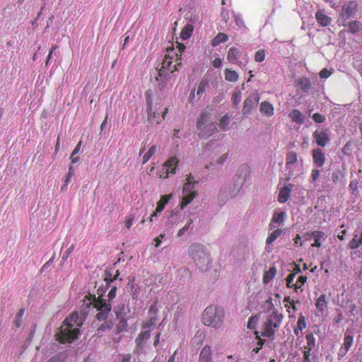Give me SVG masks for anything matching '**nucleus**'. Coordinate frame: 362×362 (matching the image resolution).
Listing matches in <instances>:
<instances>
[{"label":"nucleus","mask_w":362,"mask_h":362,"mask_svg":"<svg viewBox=\"0 0 362 362\" xmlns=\"http://www.w3.org/2000/svg\"><path fill=\"white\" fill-rule=\"evenodd\" d=\"M269 228L271 230H274L269 234V235L266 240V243L267 245L272 243L281 234V229H275L276 226L274 225L273 223L269 224Z\"/></svg>","instance_id":"nucleus-22"},{"label":"nucleus","mask_w":362,"mask_h":362,"mask_svg":"<svg viewBox=\"0 0 362 362\" xmlns=\"http://www.w3.org/2000/svg\"><path fill=\"white\" fill-rule=\"evenodd\" d=\"M170 198V194L163 195L157 204L156 211L158 212L162 211L165 207V205L168 202Z\"/></svg>","instance_id":"nucleus-36"},{"label":"nucleus","mask_w":362,"mask_h":362,"mask_svg":"<svg viewBox=\"0 0 362 362\" xmlns=\"http://www.w3.org/2000/svg\"><path fill=\"white\" fill-rule=\"evenodd\" d=\"M209 83L206 80H202L198 86L197 94L199 97H202V95L205 93L206 88L208 86Z\"/></svg>","instance_id":"nucleus-41"},{"label":"nucleus","mask_w":362,"mask_h":362,"mask_svg":"<svg viewBox=\"0 0 362 362\" xmlns=\"http://www.w3.org/2000/svg\"><path fill=\"white\" fill-rule=\"evenodd\" d=\"M300 84L301 89L304 91L308 90L311 87L310 81L306 78L301 79Z\"/></svg>","instance_id":"nucleus-48"},{"label":"nucleus","mask_w":362,"mask_h":362,"mask_svg":"<svg viewBox=\"0 0 362 362\" xmlns=\"http://www.w3.org/2000/svg\"><path fill=\"white\" fill-rule=\"evenodd\" d=\"M228 158V154L223 153L216 159V160L215 161V163H216L217 165H221L226 161Z\"/></svg>","instance_id":"nucleus-50"},{"label":"nucleus","mask_w":362,"mask_h":362,"mask_svg":"<svg viewBox=\"0 0 362 362\" xmlns=\"http://www.w3.org/2000/svg\"><path fill=\"white\" fill-rule=\"evenodd\" d=\"M341 175L339 170H335L332 173V180L334 183H337L338 180L340 179Z\"/></svg>","instance_id":"nucleus-54"},{"label":"nucleus","mask_w":362,"mask_h":362,"mask_svg":"<svg viewBox=\"0 0 362 362\" xmlns=\"http://www.w3.org/2000/svg\"><path fill=\"white\" fill-rule=\"evenodd\" d=\"M146 95V104H147V115L148 120L152 124L156 123H160L159 120V110L160 106L158 107V105H153V102L151 101V98Z\"/></svg>","instance_id":"nucleus-9"},{"label":"nucleus","mask_w":362,"mask_h":362,"mask_svg":"<svg viewBox=\"0 0 362 362\" xmlns=\"http://www.w3.org/2000/svg\"><path fill=\"white\" fill-rule=\"evenodd\" d=\"M276 274V268L272 267L269 268V269L264 272L263 276V282L264 284H267L269 281H271Z\"/></svg>","instance_id":"nucleus-38"},{"label":"nucleus","mask_w":362,"mask_h":362,"mask_svg":"<svg viewBox=\"0 0 362 362\" xmlns=\"http://www.w3.org/2000/svg\"><path fill=\"white\" fill-rule=\"evenodd\" d=\"M157 318L156 317H151L148 320L146 321L143 325V329H149L155 326Z\"/></svg>","instance_id":"nucleus-45"},{"label":"nucleus","mask_w":362,"mask_h":362,"mask_svg":"<svg viewBox=\"0 0 362 362\" xmlns=\"http://www.w3.org/2000/svg\"><path fill=\"white\" fill-rule=\"evenodd\" d=\"M313 158L315 164L318 167L323 166L325 162L324 153L320 148H316L313 151Z\"/></svg>","instance_id":"nucleus-19"},{"label":"nucleus","mask_w":362,"mask_h":362,"mask_svg":"<svg viewBox=\"0 0 362 362\" xmlns=\"http://www.w3.org/2000/svg\"><path fill=\"white\" fill-rule=\"evenodd\" d=\"M190 226L186 223L177 233V236L181 237L184 235V233L189 229Z\"/></svg>","instance_id":"nucleus-56"},{"label":"nucleus","mask_w":362,"mask_h":362,"mask_svg":"<svg viewBox=\"0 0 362 362\" xmlns=\"http://www.w3.org/2000/svg\"><path fill=\"white\" fill-rule=\"evenodd\" d=\"M241 92L240 90H235L232 95V102L235 106H238L241 101Z\"/></svg>","instance_id":"nucleus-43"},{"label":"nucleus","mask_w":362,"mask_h":362,"mask_svg":"<svg viewBox=\"0 0 362 362\" xmlns=\"http://www.w3.org/2000/svg\"><path fill=\"white\" fill-rule=\"evenodd\" d=\"M197 127L199 131V136L202 137H209L217 132L215 122H210V115L204 112L199 118Z\"/></svg>","instance_id":"nucleus-6"},{"label":"nucleus","mask_w":362,"mask_h":362,"mask_svg":"<svg viewBox=\"0 0 362 362\" xmlns=\"http://www.w3.org/2000/svg\"><path fill=\"white\" fill-rule=\"evenodd\" d=\"M357 6V3L354 1H351L343 4L341 16L344 21H346L356 13Z\"/></svg>","instance_id":"nucleus-12"},{"label":"nucleus","mask_w":362,"mask_h":362,"mask_svg":"<svg viewBox=\"0 0 362 362\" xmlns=\"http://www.w3.org/2000/svg\"><path fill=\"white\" fill-rule=\"evenodd\" d=\"M180 220L179 213L178 212H172L170 215L168 217L165 226L168 228L173 227L174 225H176Z\"/></svg>","instance_id":"nucleus-28"},{"label":"nucleus","mask_w":362,"mask_h":362,"mask_svg":"<svg viewBox=\"0 0 362 362\" xmlns=\"http://www.w3.org/2000/svg\"><path fill=\"white\" fill-rule=\"evenodd\" d=\"M104 320V322L98 328L97 334L101 336L102 332L106 330H110L113 327V322L112 320Z\"/></svg>","instance_id":"nucleus-30"},{"label":"nucleus","mask_w":362,"mask_h":362,"mask_svg":"<svg viewBox=\"0 0 362 362\" xmlns=\"http://www.w3.org/2000/svg\"><path fill=\"white\" fill-rule=\"evenodd\" d=\"M187 182L193 185L197 183V181L194 180V177L191 175H188L187 178Z\"/></svg>","instance_id":"nucleus-64"},{"label":"nucleus","mask_w":362,"mask_h":362,"mask_svg":"<svg viewBox=\"0 0 362 362\" xmlns=\"http://www.w3.org/2000/svg\"><path fill=\"white\" fill-rule=\"evenodd\" d=\"M315 18L317 22L323 27L329 25L332 22L331 18L329 17L323 11H318L315 13Z\"/></svg>","instance_id":"nucleus-18"},{"label":"nucleus","mask_w":362,"mask_h":362,"mask_svg":"<svg viewBox=\"0 0 362 362\" xmlns=\"http://www.w3.org/2000/svg\"><path fill=\"white\" fill-rule=\"evenodd\" d=\"M165 237L164 234H160L155 240H156V247H159L161 243V240Z\"/></svg>","instance_id":"nucleus-63"},{"label":"nucleus","mask_w":362,"mask_h":362,"mask_svg":"<svg viewBox=\"0 0 362 362\" xmlns=\"http://www.w3.org/2000/svg\"><path fill=\"white\" fill-rule=\"evenodd\" d=\"M306 346H305V351H310L315 346V339L313 333L307 334L305 336Z\"/></svg>","instance_id":"nucleus-31"},{"label":"nucleus","mask_w":362,"mask_h":362,"mask_svg":"<svg viewBox=\"0 0 362 362\" xmlns=\"http://www.w3.org/2000/svg\"><path fill=\"white\" fill-rule=\"evenodd\" d=\"M349 32L356 33L361 29V24L358 21H352L348 24Z\"/></svg>","instance_id":"nucleus-42"},{"label":"nucleus","mask_w":362,"mask_h":362,"mask_svg":"<svg viewBox=\"0 0 362 362\" xmlns=\"http://www.w3.org/2000/svg\"><path fill=\"white\" fill-rule=\"evenodd\" d=\"M260 99L259 94L257 90L251 93L244 100L242 113L243 116L246 117L250 114L258 105Z\"/></svg>","instance_id":"nucleus-8"},{"label":"nucleus","mask_w":362,"mask_h":362,"mask_svg":"<svg viewBox=\"0 0 362 362\" xmlns=\"http://www.w3.org/2000/svg\"><path fill=\"white\" fill-rule=\"evenodd\" d=\"M193 32V26L192 25H185L181 31L180 37L182 40H185L189 39Z\"/></svg>","instance_id":"nucleus-33"},{"label":"nucleus","mask_w":362,"mask_h":362,"mask_svg":"<svg viewBox=\"0 0 362 362\" xmlns=\"http://www.w3.org/2000/svg\"><path fill=\"white\" fill-rule=\"evenodd\" d=\"M257 320L255 317L250 318V320L247 322V327L250 329H254Z\"/></svg>","instance_id":"nucleus-57"},{"label":"nucleus","mask_w":362,"mask_h":362,"mask_svg":"<svg viewBox=\"0 0 362 362\" xmlns=\"http://www.w3.org/2000/svg\"><path fill=\"white\" fill-rule=\"evenodd\" d=\"M298 160L297 154L293 151L287 153L286 156V169L288 170V174L290 177L293 176L294 174V165Z\"/></svg>","instance_id":"nucleus-15"},{"label":"nucleus","mask_w":362,"mask_h":362,"mask_svg":"<svg viewBox=\"0 0 362 362\" xmlns=\"http://www.w3.org/2000/svg\"><path fill=\"white\" fill-rule=\"evenodd\" d=\"M320 177V170L313 169L311 173V182H315Z\"/></svg>","instance_id":"nucleus-53"},{"label":"nucleus","mask_w":362,"mask_h":362,"mask_svg":"<svg viewBox=\"0 0 362 362\" xmlns=\"http://www.w3.org/2000/svg\"><path fill=\"white\" fill-rule=\"evenodd\" d=\"M184 196L182 197V203H181V209H184L188 204H189L194 198L196 197L197 193H183Z\"/></svg>","instance_id":"nucleus-39"},{"label":"nucleus","mask_w":362,"mask_h":362,"mask_svg":"<svg viewBox=\"0 0 362 362\" xmlns=\"http://www.w3.org/2000/svg\"><path fill=\"white\" fill-rule=\"evenodd\" d=\"M172 59L170 57H165L162 63L161 68L158 71V76L156 77V80L158 81V77L168 78L171 74L177 69V65H174L173 68H171Z\"/></svg>","instance_id":"nucleus-10"},{"label":"nucleus","mask_w":362,"mask_h":362,"mask_svg":"<svg viewBox=\"0 0 362 362\" xmlns=\"http://www.w3.org/2000/svg\"><path fill=\"white\" fill-rule=\"evenodd\" d=\"M312 117L317 123H322L325 120V117L320 113H315Z\"/></svg>","instance_id":"nucleus-51"},{"label":"nucleus","mask_w":362,"mask_h":362,"mask_svg":"<svg viewBox=\"0 0 362 362\" xmlns=\"http://www.w3.org/2000/svg\"><path fill=\"white\" fill-rule=\"evenodd\" d=\"M151 337V333L149 330H145L138 335V337L135 339L136 342V348L135 352L137 354H140L143 351V349L145 346L146 341L149 339Z\"/></svg>","instance_id":"nucleus-13"},{"label":"nucleus","mask_w":362,"mask_h":362,"mask_svg":"<svg viewBox=\"0 0 362 362\" xmlns=\"http://www.w3.org/2000/svg\"><path fill=\"white\" fill-rule=\"evenodd\" d=\"M313 138L318 146H325L329 141V137L327 131H315L313 134Z\"/></svg>","instance_id":"nucleus-14"},{"label":"nucleus","mask_w":362,"mask_h":362,"mask_svg":"<svg viewBox=\"0 0 362 362\" xmlns=\"http://www.w3.org/2000/svg\"><path fill=\"white\" fill-rule=\"evenodd\" d=\"M133 221H134V217L133 216L129 217L128 219L126 221L125 226L127 227V229H129L131 228V226L133 224Z\"/></svg>","instance_id":"nucleus-62"},{"label":"nucleus","mask_w":362,"mask_h":362,"mask_svg":"<svg viewBox=\"0 0 362 362\" xmlns=\"http://www.w3.org/2000/svg\"><path fill=\"white\" fill-rule=\"evenodd\" d=\"M289 117L296 123L303 124L304 122V117L298 110H293L289 113Z\"/></svg>","instance_id":"nucleus-26"},{"label":"nucleus","mask_w":362,"mask_h":362,"mask_svg":"<svg viewBox=\"0 0 362 362\" xmlns=\"http://www.w3.org/2000/svg\"><path fill=\"white\" fill-rule=\"evenodd\" d=\"M265 52L264 49L258 50L255 54V60L257 62H262L264 60Z\"/></svg>","instance_id":"nucleus-46"},{"label":"nucleus","mask_w":362,"mask_h":362,"mask_svg":"<svg viewBox=\"0 0 362 362\" xmlns=\"http://www.w3.org/2000/svg\"><path fill=\"white\" fill-rule=\"evenodd\" d=\"M353 341V336L346 334L344 338V343L339 349L338 355L341 357L344 356L352 346Z\"/></svg>","instance_id":"nucleus-16"},{"label":"nucleus","mask_w":362,"mask_h":362,"mask_svg":"<svg viewBox=\"0 0 362 362\" xmlns=\"http://www.w3.org/2000/svg\"><path fill=\"white\" fill-rule=\"evenodd\" d=\"M116 315L119 320L116 325L115 331L112 334V339L115 344H118L122 339L120 333L122 332H127L129 325L127 323V319L126 317L123 316V313L121 310H117Z\"/></svg>","instance_id":"nucleus-7"},{"label":"nucleus","mask_w":362,"mask_h":362,"mask_svg":"<svg viewBox=\"0 0 362 362\" xmlns=\"http://www.w3.org/2000/svg\"><path fill=\"white\" fill-rule=\"evenodd\" d=\"M310 356V351H305L303 353V362H311Z\"/></svg>","instance_id":"nucleus-61"},{"label":"nucleus","mask_w":362,"mask_h":362,"mask_svg":"<svg viewBox=\"0 0 362 362\" xmlns=\"http://www.w3.org/2000/svg\"><path fill=\"white\" fill-rule=\"evenodd\" d=\"M222 65V60L220 58H216L213 61V66L214 68H219Z\"/></svg>","instance_id":"nucleus-60"},{"label":"nucleus","mask_w":362,"mask_h":362,"mask_svg":"<svg viewBox=\"0 0 362 362\" xmlns=\"http://www.w3.org/2000/svg\"><path fill=\"white\" fill-rule=\"evenodd\" d=\"M225 78L228 81L235 82L238 79V74L235 71L226 69L225 70Z\"/></svg>","instance_id":"nucleus-34"},{"label":"nucleus","mask_w":362,"mask_h":362,"mask_svg":"<svg viewBox=\"0 0 362 362\" xmlns=\"http://www.w3.org/2000/svg\"><path fill=\"white\" fill-rule=\"evenodd\" d=\"M229 122H230L229 117L227 115H226L221 118L219 125L221 129L225 130L227 129V127L229 124Z\"/></svg>","instance_id":"nucleus-44"},{"label":"nucleus","mask_w":362,"mask_h":362,"mask_svg":"<svg viewBox=\"0 0 362 362\" xmlns=\"http://www.w3.org/2000/svg\"><path fill=\"white\" fill-rule=\"evenodd\" d=\"M285 217L286 213L284 211H281L280 213L275 212L273 214L272 221L274 223H277L279 226H280L283 224Z\"/></svg>","instance_id":"nucleus-35"},{"label":"nucleus","mask_w":362,"mask_h":362,"mask_svg":"<svg viewBox=\"0 0 362 362\" xmlns=\"http://www.w3.org/2000/svg\"><path fill=\"white\" fill-rule=\"evenodd\" d=\"M157 146L156 145L152 146L148 151L144 155L142 164H145L152 157V156L156 152Z\"/></svg>","instance_id":"nucleus-40"},{"label":"nucleus","mask_w":362,"mask_h":362,"mask_svg":"<svg viewBox=\"0 0 362 362\" xmlns=\"http://www.w3.org/2000/svg\"><path fill=\"white\" fill-rule=\"evenodd\" d=\"M307 281V277L305 276H300L298 278V280L296 281V284H298V286H300L301 287V286H303Z\"/></svg>","instance_id":"nucleus-58"},{"label":"nucleus","mask_w":362,"mask_h":362,"mask_svg":"<svg viewBox=\"0 0 362 362\" xmlns=\"http://www.w3.org/2000/svg\"><path fill=\"white\" fill-rule=\"evenodd\" d=\"M71 177H69V175L66 174V177L64 180V184L61 187V191H64L66 188V186L68 183L70 182Z\"/></svg>","instance_id":"nucleus-59"},{"label":"nucleus","mask_w":362,"mask_h":362,"mask_svg":"<svg viewBox=\"0 0 362 362\" xmlns=\"http://www.w3.org/2000/svg\"><path fill=\"white\" fill-rule=\"evenodd\" d=\"M228 37L226 34L219 33L212 40L211 45L216 47L221 42H225L228 40Z\"/></svg>","instance_id":"nucleus-32"},{"label":"nucleus","mask_w":362,"mask_h":362,"mask_svg":"<svg viewBox=\"0 0 362 362\" xmlns=\"http://www.w3.org/2000/svg\"><path fill=\"white\" fill-rule=\"evenodd\" d=\"M241 54L242 52L239 49L231 47L228 52L227 59L229 62L235 63Z\"/></svg>","instance_id":"nucleus-25"},{"label":"nucleus","mask_w":362,"mask_h":362,"mask_svg":"<svg viewBox=\"0 0 362 362\" xmlns=\"http://www.w3.org/2000/svg\"><path fill=\"white\" fill-rule=\"evenodd\" d=\"M315 307L318 312L321 313V314L325 313L327 307L325 294H322L320 296L316 301Z\"/></svg>","instance_id":"nucleus-24"},{"label":"nucleus","mask_w":362,"mask_h":362,"mask_svg":"<svg viewBox=\"0 0 362 362\" xmlns=\"http://www.w3.org/2000/svg\"><path fill=\"white\" fill-rule=\"evenodd\" d=\"M295 274H290L286 279V286L288 288H293L296 293L298 292V289L300 288V286H298V284H293V281L295 278Z\"/></svg>","instance_id":"nucleus-37"},{"label":"nucleus","mask_w":362,"mask_h":362,"mask_svg":"<svg viewBox=\"0 0 362 362\" xmlns=\"http://www.w3.org/2000/svg\"><path fill=\"white\" fill-rule=\"evenodd\" d=\"M194 185L186 182L183 187L182 192L188 193V194L196 193L194 191L192 190L194 189Z\"/></svg>","instance_id":"nucleus-49"},{"label":"nucleus","mask_w":362,"mask_h":362,"mask_svg":"<svg viewBox=\"0 0 362 362\" xmlns=\"http://www.w3.org/2000/svg\"><path fill=\"white\" fill-rule=\"evenodd\" d=\"M310 238H313L315 240V243H313L311 246L320 247L322 246L321 242L322 240H325L326 237L325 233L322 231L315 230L311 233Z\"/></svg>","instance_id":"nucleus-21"},{"label":"nucleus","mask_w":362,"mask_h":362,"mask_svg":"<svg viewBox=\"0 0 362 362\" xmlns=\"http://www.w3.org/2000/svg\"><path fill=\"white\" fill-rule=\"evenodd\" d=\"M177 163L178 160L175 157L170 158L164 163L162 171L160 174V177L167 178L170 173L175 174Z\"/></svg>","instance_id":"nucleus-11"},{"label":"nucleus","mask_w":362,"mask_h":362,"mask_svg":"<svg viewBox=\"0 0 362 362\" xmlns=\"http://www.w3.org/2000/svg\"><path fill=\"white\" fill-rule=\"evenodd\" d=\"M24 315V309L21 308L16 315L15 325L19 327L21 325V320Z\"/></svg>","instance_id":"nucleus-47"},{"label":"nucleus","mask_w":362,"mask_h":362,"mask_svg":"<svg viewBox=\"0 0 362 362\" xmlns=\"http://www.w3.org/2000/svg\"><path fill=\"white\" fill-rule=\"evenodd\" d=\"M290 192L291 189L288 187H284L279 192L278 198L279 202L281 203H285L289 197Z\"/></svg>","instance_id":"nucleus-29"},{"label":"nucleus","mask_w":362,"mask_h":362,"mask_svg":"<svg viewBox=\"0 0 362 362\" xmlns=\"http://www.w3.org/2000/svg\"><path fill=\"white\" fill-rule=\"evenodd\" d=\"M83 314L74 312L67 317L56 334L57 339L61 343L71 342L78 337L79 327L83 324Z\"/></svg>","instance_id":"nucleus-1"},{"label":"nucleus","mask_w":362,"mask_h":362,"mask_svg":"<svg viewBox=\"0 0 362 362\" xmlns=\"http://www.w3.org/2000/svg\"><path fill=\"white\" fill-rule=\"evenodd\" d=\"M224 317V310L221 307L210 305L206 308L202 314L203 323L206 326L218 328Z\"/></svg>","instance_id":"nucleus-4"},{"label":"nucleus","mask_w":362,"mask_h":362,"mask_svg":"<svg viewBox=\"0 0 362 362\" xmlns=\"http://www.w3.org/2000/svg\"><path fill=\"white\" fill-rule=\"evenodd\" d=\"M259 111L267 117H272L274 115V109L271 103L267 101H263L260 103Z\"/></svg>","instance_id":"nucleus-20"},{"label":"nucleus","mask_w":362,"mask_h":362,"mask_svg":"<svg viewBox=\"0 0 362 362\" xmlns=\"http://www.w3.org/2000/svg\"><path fill=\"white\" fill-rule=\"evenodd\" d=\"M211 349L208 346H205L202 348L199 354V362H211Z\"/></svg>","instance_id":"nucleus-23"},{"label":"nucleus","mask_w":362,"mask_h":362,"mask_svg":"<svg viewBox=\"0 0 362 362\" xmlns=\"http://www.w3.org/2000/svg\"><path fill=\"white\" fill-rule=\"evenodd\" d=\"M331 75V71L327 69H323L320 72V76L322 78H327Z\"/></svg>","instance_id":"nucleus-55"},{"label":"nucleus","mask_w":362,"mask_h":362,"mask_svg":"<svg viewBox=\"0 0 362 362\" xmlns=\"http://www.w3.org/2000/svg\"><path fill=\"white\" fill-rule=\"evenodd\" d=\"M306 327L305 317L300 314L298 317L296 327L294 329V333L296 336L300 337V332Z\"/></svg>","instance_id":"nucleus-27"},{"label":"nucleus","mask_w":362,"mask_h":362,"mask_svg":"<svg viewBox=\"0 0 362 362\" xmlns=\"http://www.w3.org/2000/svg\"><path fill=\"white\" fill-rule=\"evenodd\" d=\"M348 247L351 250H356L362 247V232H354L352 239L348 244Z\"/></svg>","instance_id":"nucleus-17"},{"label":"nucleus","mask_w":362,"mask_h":362,"mask_svg":"<svg viewBox=\"0 0 362 362\" xmlns=\"http://www.w3.org/2000/svg\"><path fill=\"white\" fill-rule=\"evenodd\" d=\"M264 308L267 309V314H268L269 310H272V309H275L274 305L272 303V299L269 297L264 303Z\"/></svg>","instance_id":"nucleus-52"},{"label":"nucleus","mask_w":362,"mask_h":362,"mask_svg":"<svg viewBox=\"0 0 362 362\" xmlns=\"http://www.w3.org/2000/svg\"><path fill=\"white\" fill-rule=\"evenodd\" d=\"M117 287L113 286L107 294L108 299H103L100 297L96 298L94 297L93 305L99 311L97 314V319L103 321L107 318L108 315L112 309L111 301L115 298Z\"/></svg>","instance_id":"nucleus-3"},{"label":"nucleus","mask_w":362,"mask_h":362,"mask_svg":"<svg viewBox=\"0 0 362 362\" xmlns=\"http://www.w3.org/2000/svg\"><path fill=\"white\" fill-rule=\"evenodd\" d=\"M282 319L283 315L276 309L269 310L264 322V330L262 335L267 337H274L281 324Z\"/></svg>","instance_id":"nucleus-5"},{"label":"nucleus","mask_w":362,"mask_h":362,"mask_svg":"<svg viewBox=\"0 0 362 362\" xmlns=\"http://www.w3.org/2000/svg\"><path fill=\"white\" fill-rule=\"evenodd\" d=\"M189 257L202 270H205L210 261L206 247L200 243H192L188 250Z\"/></svg>","instance_id":"nucleus-2"}]
</instances>
